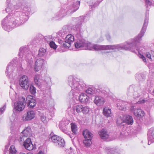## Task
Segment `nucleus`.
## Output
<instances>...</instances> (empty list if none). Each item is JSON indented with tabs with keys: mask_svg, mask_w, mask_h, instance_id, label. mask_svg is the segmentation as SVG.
Here are the masks:
<instances>
[{
	"mask_svg": "<svg viewBox=\"0 0 154 154\" xmlns=\"http://www.w3.org/2000/svg\"><path fill=\"white\" fill-rule=\"evenodd\" d=\"M74 40V36L72 34H70L66 36L64 42H62L60 41L59 42L63 47L68 48L71 46V44L73 42Z\"/></svg>",
	"mask_w": 154,
	"mask_h": 154,
	"instance_id": "nucleus-9",
	"label": "nucleus"
},
{
	"mask_svg": "<svg viewBox=\"0 0 154 154\" xmlns=\"http://www.w3.org/2000/svg\"><path fill=\"white\" fill-rule=\"evenodd\" d=\"M134 106H131L130 110L132 111H134H134L136 110V109H135V108H134Z\"/></svg>",
	"mask_w": 154,
	"mask_h": 154,
	"instance_id": "nucleus-51",
	"label": "nucleus"
},
{
	"mask_svg": "<svg viewBox=\"0 0 154 154\" xmlns=\"http://www.w3.org/2000/svg\"><path fill=\"white\" fill-rule=\"evenodd\" d=\"M26 100L23 97H20L18 100L14 103L13 111L16 112H19L22 111L25 107Z\"/></svg>",
	"mask_w": 154,
	"mask_h": 154,
	"instance_id": "nucleus-5",
	"label": "nucleus"
},
{
	"mask_svg": "<svg viewBox=\"0 0 154 154\" xmlns=\"http://www.w3.org/2000/svg\"><path fill=\"white\" fill-rule=\"evenodd\" d=\"M17 61L16 58L14 59L9 64L6 68V74L7 76L9 78L13 77V70Z\"/></svg>",
	"mask_w": 154,
	"mask_h": 154,
	"instance_id": "nucleus-8",
	"label": "nucleus"
},
{
	"mask_svg": "<svg viewBox=\"0 0 154 154\" xmlns=\"http://www.w3.org/2000/svg\"><path fill=\"white\" fill-rule=\"evenodd\" d=\"M98 133L102 139L106 141H108L109 140V133L106 130L104 129H102L99 131Z\"/></svg>",
	"mask_w": 154,
	"mask_h": 154,
	"instance_id": "nucleus-14",
	"label": "nucleus"
},
{
	"mask_svg": "<svg viewBox=\"0 0 154 154\" xmlns=\"http://www.w3.org/2000/svg\"><path fill=\"white\" fill-rule=\"evenodd\" d=\"M71 128L72 131L75 134H76V132L77 131V129L76 125L74 124H71Z\"/></svg>",
	"mask_w": 154,
	"mask_h": 154,
	"instance_id": "nucleus-38",
	"label": "nucleus"
},
{
	"mask_svg": "<svg viewBox=\"0 0 154 154\" xmlns=\"http://www.w3.org/2000/svg\"><path fill=\"white\" fill-rule=\"evenodd\" d=\"M9 151V154H15L17 152V150L14 145H11V146Z\"/></svg>",
	"mask_w": 154,
	"mask_h": 154,
	"instance_id": "nucleus-34",
	"label": "nucleus"
},
{
	"mask_svg": "<svg viewBox=\"0 0 154 154\" xmlns=\"http://www.w3.org/2000/svg\"><path fill=\"white\" fill-rule=\"evenodd\" d=\"M145 55L146 57L150 60H151L152 61V58H151V55H150V54L149 52H146L145 54Z\"/></svg>",
	"mask_w": 154,
	"mask_h": 154,
	"instance_id": "nucleus-44",
	"label": "nucleus"
},
{
	"mask_svg": "<svg viewBox=\"0 0 154 154\" xmlns=\"http://www.w3.org/2000/svg\"><path fill=\"white\" fill-rule=\"evenodd\" d=\"M41 120L43 122L45 123V122H46V116L45 115H43L41 116Z\"/></svg>",
	"mask_w": 154,
	"mask_h": 154,
	"instance_id": "nucleus-47",
	"label": "nucleus"
},
{
	"mask_svg": "<svg viewBox=\"0 0 154 154\" xmlns=\"http://www.w3.org/2000/svg\"><path fill=\"white\" fill-rule=\"evenodd\" d=\"M27 100L29 101L27 104L29 108H33L36 104V101L31 96H30L27 97Z\"/></svg>",
	"mask_w": 154,
	"mask_h": 154,
	"instance_id": "nucleus-20",
	"label": "nucleus"
},
{
	"mask_svg": "<svg viewBox=\"0 0 154 154\" xmlns=\"http://www.w3.org/2000/svg\"><path fill=\"white\" fill-rule=\"evenodd\" d=\"M20 86L23 89L26 90L28 88L29 85L28 78L27 76L23 75L19 80Z\"/></svg>",
	"mask_w": 154,
	"mask_h": 154,
	"instance_id": "nucleus-10",
	"label": "nucleus"
},
{
	"mask_svg": "<svg viewBox=\"0 0 154 154\" xmlns=\"http://www.w3.org/2000/svg\"><path fill=\"white\" fill-rule=\"evenodd\" d=\"M67 125V123H66L64 121H62L60 122L59 127L60 129L63 132L67 134L72 139V135L70 134V133L68 132L66 130V126Z\"/></svg>",
	"mask_w": 154,
	"mask_h": 154,
	"instance_id": "nucleus-15",
	"label": "nucleus"
},
{
	"mask_svg": "<svg viewBox=\"0 0 154 154\" xmlns=\"http://www.w3.org/2000/svg\"><path fill=\"white\" fill-rule=\"evenodd\" d=\"M49 140L52 141L56 146L58 147H63L65 145L64 139L56 135L52 136L49 138Z\"/></svg>",
	"mask_w": 154,
	"mask_h": 154,
	"instance_id": "nucleus-7",
	"label": "nucleus"
},
{
	"mask_svg": "<svg viewBox=\"0 0 154 154\" xmlns=\"http://www.w3.org/2000/svg\"><path fill=\"white\" fill-rule=\"evenodd\" d=\"M126 104V102L122 100H119L117 103V106L119 109L125 111L126 110L125 106Z\"/></svg>",
	"mask_w": 154,
	"mask_h": 154,
	"instance_id": "nucleus-21",
	"label": "nucleus"
},
{
	"mask_svg": "<svg viewBox=\"0 0 154 154\" xmlns=\"http://www.w3.org/2000/svg\"><path fill=\"white\" fill-rule=\"evenodd\" d=\"M80 1H76L73 5L70 6L68 7L66 9H62L57 13V17L62 18L69 13L74 12L77 10L79 6Z\"/></svg>",
	"mask_w": 154,
	"mask_h": 154,
	"instance_id": "nucleus-4",
	"label": "nucleus"
},
{
	"mask_svg": "<svg viewBox=\"0 0 154 154\" xmlns=\"http://www.w3.org/2000/svg\"><path fill=\"white\" fill-rule=\"evenodd\" d=\"M105 100L103 97L98 96H96L94 100V102L98 106H103L105 102Z\"/></svg>",
	"mask_w": 154,
	"mask_h": 154,
	"instance_id": "nucleus-19",
	"label": "nucleus"
},
{
	"mask_svg": "<svg viewBox=\"0 0 154 154\" xmlns=\"http://www.w3.org/2000/svg\"><path fill=\"white\" fill-rule=\"evenodd\" d=\"M61 34V36L63 37H64V35L65 34V33H64L62 31H60V32Z\"/></svg>",
	"mask_w": 154,
	"mask_h": 154,
	"instance_id": "nucleus-52",
	"label": "nucleus"
},
{
	"mask_svg": "<svg viewBox=\"0 0 154 154\" xmlns=\"http://www.w3.org/2000/svg\"><path fill=\"white\" fill-rule=\"evenodd\" d=\"M99 2H97L94 4V5H91V8H94L97 7L99 4Z\"/></svg>",
	"mask_w": 154,
	"mask_h": 154,
	"instance_id": "nucleus-49",
	"label": "nucleus"
},
{
	"mask_svg": "<svg viewBox=\"0 0 154 154\" xmlns=\"http://www.w3.org/2000/svg\"><path fill=\"white\" fill-rule=\"evenodd\" d=\"M89 97L87 96L86 94H82L79 96V99L80 102L83 103H85L88 101Z\"/></svg>",
	"mask_w": 154,
	"mask_h": 154,
	"instance_id": "nucleus-25",
	"label": "nucleus"
},
{
	"mask_svg": "<svg viewBox=\"0 0 154 154\" xmlns=\"http://www.w3.org/2000/svg\"><path fill=\"white\" fill-rule=\"evenodd\" d=\"M46 53V50L45 49L43 48H41L39 49L38 55L39 57H42L45 55Z\"/></svg>",
	"mask_w": 154,
	"mask_h": 154,
	"instance_id": "nucleus-31",
	"label": "nucleus"
},
{
	"mask_svg": "<svg viewBox=\"0 0 154 154\" xmlns=\"http://www.w3.org/2000/svg\"><path fill=\"white\" fill-rule=\"evenodd\" d=\"M9 146V145H6L5 146V149H8Z\"/></svg>",
	"mask_w": 154,
	"mask_h": 154,
	"instance_id": "nucleus-54",
	"label": "nucleus"
},
{
	"mask_svg": "<svg viewBox=\"0 0 154 154\" xmlns=\"http://www.w3.org/2000/svg\"><path fill=\"white\" fill-rule=\"evenodd\" d=\"M105 36L107 40L109 41L111 39V37L108 33H107L105 35Z\"/></svg>",
	"mask_w": 154,
	"mask_h": 154,
	"instance_id": "nucleus-45",
	"label": "nucleus"
},
{
	"mask_svg": "<svg viewBox=\"0 0 154 154\" xmlns=\"http://www.w3.org/2000/svg\"><path fill=\"white\" fill-rule=\"evenodd\" d=\"M150 55L151 58H152V60H154V51H151Z\"/></svg>",
	"mask_w": 154,
	"mask_h": 154,
	"instance_id": "nucleus-50",
	"label": "nucleus"
},
{
	"mask_svg": "<svg viewBox=\"0 0 154 154\" xmlns=\"http://www.w3.org/2000/svg\"><path fill=\"white\" fill-rule=\"evenodd\" d=\"M45 39L47 42L49 44L50 42L54 41V37L51 35L47 36H45Z\"/></svg>",
	"mask_w": 154,
	"mask_h": 154,
	"instance_id": "nucleus-35",
	"label": "nucleus"
},
{
	"mask_svg": "<svg viewBox=\"0 0 154 154\" xmlns=\"http://www.w3.org/2000/svg\"><path fill=\"white\" fill-rule=\"evenodd\" d=\"M136 79H138V80H139V79L137 78V75L136 76Z\"/></svg>",
	"mask_w": 154,
	"mask_h": 154,
	"instance_id": "nucleus-56",
	"label": "nucleus"
},
{
	"mask_svg": "<svg viewBox=\"0 0 154 154\" xmlns=\"http://www.w3.org/2000/svg\"><path fill=\"white\" fill-rule=\"evenodd\" d=\"M139 57L140 58L142 59L143 60V61L144 62H146V58L143 55L141 54H140Z\"/></svg>",
	"mask_w": 154,
	"mask_h": 154,
	"instance_id": "nucleus-48",
	"label": "nucleus"
},
{
	"mask_svg": "<svg viewBox=\"0 0 154 154\" xmlns=\"http://www.w3.org/2000/svg\"><path fill=\"white\" fill-rule=\"evenodd\" d=\"M142 94V91L140 89L137 91H134L133 93V95L134 98H138Z\"/></svg>",
	"mask_w": 154,
	"mask_h": 154,
	"instance_id": "nucleus-32",
	"label": "nucleus"
},
{
	"mask_svg": "<svg viewBox=\"0 0 154 154\" xmlns=\"http://www.w3.org/2000/svg\"><path fill=\"white\" fill-rule=\"evenodd\" d=\"M38 154H44L43 152L42 151H40Z\"/></svg>",
	"mask_w": 154,
	"mask_h": 154,
	"instance_id": "nucleus-55",
	"label": "nucleus"
},
{
	"mask_svg": "<svg viewBox=\"0 0 154 154\" xmlns=\"http://www.w3.org/2000/svg\"><path fill=\"white\" fill-rule=\"evenodd\" d=\"M91 139H85L84 140L83 143L86 146H89L91 145L92 143Z\"/></svg>",
	"mask_w": 154,
	"mask_h": 154,
	"instance_id": "nucleus-36",
	"label": "nucleus"
},
{
	"mask_svg": "<svg viewBox=\"0 0 154 154\" xmlns=\"http://www.w3.org/2000/svg\"><path fill=\"white\" fill-rule=\"evenodd\" d=\"M124 115H122L119 116L116 121V123L118 125H123V123H125Z\"/></svg>",
	"mask_w": 154,
	"mask_h": 154,
	"instance_id": "nucleus-26",
	"label": "nucleus"
},
{
	"mask_svg": "<svg viewBox=\"0 0 154 154\" xmlns=\"http://www.w3.org/2000/svg\"><path fill=\"white\" fill-rule=\"evenodd\" d=\"M69 85L72 88L71 92L73 95L77 96V94L82 91L85 86L84 82L72 75L68 77Z\"/></svg>",
	"mask_w": 154,
	"mask_h": 154,
	"instance_id": "nucleus-3",
	"label": "nucleus"
},
{
	"mask_svg": "<svg viewBox=\"0 0 154 154\" xmlns=\"http://www.w3.org/2000/svg\"><path fill=\"white\" fill-rule=\"evenodd\" d=\"M144 112L140 109H136L134 112V115L138 118L142 117L144 116Z\"/></svg>",
	"mask_w": 154,
	"mask_h": 154,
	"instance_id": "nucleus-24",
	"label": "nucleus"
},
{
	"mask_svg": "<svg viewBox=\"0 0 154 154\" xmlns=\"http://www.w3.org/2000/svg\"><path fill=\"white\" fill-rule=\"evenodd\" d=\"M11 129H12V127H11Z\"/></svg>",
	"mask_w": 154,
	"mask_h": 154,
	"instance_id": "nucleus-57",
	"label": "nucleus"
},
{
	"mask_svg": "<svg viewBox=\"0 0 154 154\" xmlns=\"http://www.w3.org/2000/svg\"><path fill=\"white\" fill-rule=\"evenodd\" d=\"M90 111V108L88 106H84V111L82 113L84 114H88Z\"/></svg>",
	"mask_w": 154,
	"mask_h": 154,
	"instance_id": "nucleus-40",
	"label": "nucleus"
},
{
	"mask_svg": "<svg viewBox=\"0 0 154 154\" xmlns=\"http://www.w3.org/2000/svg\"><path fill=\"white\" fill-rule=\"evenodd\" d=\"M146 100L145 99H140L137 102V103L138 104H142L145 103Z\"/></svg>",
	"mask_w": 154,
	"mask_h": 154,
	"instance_id": "nucleus-46",
	"label": "nucleus"
},
{
	"mask_svg": "<svg viewBox=\"0 0 154 154\" xmlns=\"http://www.w3.org/2000/svg\"><path fill=\"white\" fill-rule=\"evenodd\" d=\"M6 108V106L5 105H4L2 107L0 108V115H1L3 113L5 110Z\"/></svg>",
	"mask_w": 154,
	"mask_h": 154,
	"instance_id": "nucleus-43",
	"label": "nucleus"
},
{
	"mask_svg": "<svg viewBox=\"0 0 154 154\" xmlns=\"http://www.w3.org/2000/svg\"><path fill=\"white\" fill-rule=\"evenodd\" d=\"M19 140L20 143H23L24 146L27 150H31L33 149V146L29 138H24V141H21V139H20Z\"/></svg>",
	"mask_w": 154,
	"mask_h": 154,
	"instance_id": "nucleus-11",
	"label": "nucleus"
},
{
	"mask_svg": "<svg viewBox=\"0 0 154 154\" xmlns=\"http://www.w3.org/2000/svg\"><path fill=\"white\" fill-rule=\"evenodd\" d=\"M7 0V6L5 8L8 15L2 20V25L5 31L9 32L13 27L21 25L28 19L31 11L30 5L24 0H15L14 2Z\"/></svg>",
	"mask_w": 154,
	"mask_h": 154,
	"instance_id": "nucleus-1",
	"label": "nucleus"
},
{
	"mask_svg": "<svg viewBox=\"0 0 154 154\" xmlns=\"http://www.w3.org/2000/svg\"><path fill=\"white\" fill-rule=\"evenodd\" d=\"M103 113L105 116L107 117H109L111 113V109L108 107H105L103 109Z\"/></svg>",
	"mask_w": 154,
	"mask_h": 154,
	"instance_id": "nucleus-27",
	"label": "nucleus"
},
{
	"mask_svg": "<svg viewBox=\"0 0 154 154\" xmlns=\"http://www.w3.org/2000/svg\"><path fill=\"white\" fill-rule=\"evenodd\" d=\"M125 122L128 125H132L133 123V120L132 116L128 115H124Z\"/></svg>",
	"mask_w": 154,
	"mask_h": 154,
	"instance_id": "nucleus-22",
	"label": "nucleus"
},
{
	"mask_svg": "<svg viewBox=\"0 0 154 154\" xmlns=\"http://www.w3.org/2000/svg\"><path fill=\"white\" fill-rule=\"evenodd\" d=\"M34 82L37 85L40 86L41 85V80L39 79V75L38 74H36L34 77Z\"/></svg>",
	"mask_w": 154,
	"mask_h": 154,
	"instance_id": "nucleus-30",
	"label": "nucleus"
},
{
	"mask_svg": "<svg viewBox=\"0 0 154 154\" xmlns=\"http://www.w3.org/2000/svg\"><path fill=\"white\" fill-rule=\"evenodd\" d=\"M19 154H33L31 152H29L28 153H25L23 152H21Z\"/></svg>",
	"mask_w": 154,
	"mask_h": 154,
	"instance_id": "nucleus-53",
	"label": "nucleus"
},
{
	"mask_svg": "<svg viewBox=\"0 0 154 154\" xmlns=\"http://www.w3.org/2000/svg\"><path fill=\"white\" fill-rule=\"evenodd\" d=\"M145 1L147 8H149L152 5V2L151 0H145Z\"/></svg>",
	"mask_w": 154,
	"mask_h": 154,
	"instance_id": "nucleus-42",
	"label": "nucleus"
},
{
	"mask_svg": "<svg viewBox=\"0 0 154 154\" xmlns=\"http://www.w3.org/2000/svg\"><path fill=\"white\" fill-rule=\"evenodd\" d=\"M86 92L90 94H93L95 93V89L89 88L86 90Z\"/></svg>",
	"mask_w": 154,
	"mask_h": 154,
	"instance_id": "nucleus-37",
	"label": "nucleus"
},
{
	"mask_svg": "<svg viewBox=\"0 0 154 154\" xmlns=\"http://www.w3.org/2000/svg\"><path fill=\"white\" fill-rule=\"evenodd\" d=\"M45 63V62L43 59L39 58L37 59L34 65L35 71L37 72L40 70L44 66Z\"/></svg>",
	"mask_w": 154,
	"mask_h": 154,
	"instance_id": "nucleus-12",
	"label": "nucleus"
},
{
	"mask_svg": "<svg viewBox=\"0 0 154 154\" xmlns=\"http://www.w3.org/2000/svg\"><path fill=\"white\" fill-rule=\"evenodd\" d=\"M148 14H146L145 16L144 23L140 33L137 36L135 37L131 42H125L124 44H120L116 45H100L94 44L85 41L84 49L91 50H112L119 51L122 49L131 50L135 52V49L138 51L140 53V48H139L142 37L143 36L146 31L148 23Z\"/></svg>",
	"mask_w": 154,
	"mask_h": 154,
	"instance_id": "nucleus-2",
	"label": "nucleus"
},
{
	"mask_svg": "<svg viewBox=\"0 0 154 154\" xmlns=\"http://www.w3.org/2000/svg\"><path fill=\"white\" fill-rule=\"evenodd\" d=\"M29 91L30 93L32 94H34L36 93V88L32 85H30Z\"/></svg>",
	"mask_w": 154,
	"mask_h": 154,
	"instance_id": "nucleus-41",
	"label": "nucleus"
},
{
	"mask_svg": "<svg viewBox=\"0 0 154 154\" xmlns=\"http://www.w3.org/2000/svg\"><path fill=\"white\" fill-rule=\"evenodd\" d=\"M19 55L20 59L23 60H25L26 62L29 61L31 56L29 50L27 48L24 47L20 48Z\"/></svg>",
	"mask_w": 154,
	"mask_h": 154,
	"instance_id": "nucleus-6",
	"label": "nucleus"
},
{
	"mask_svg": "<svg viewBox=\"0 0 154 154\" xmlns=\"http://www.w3.org/2000/svg\"><path fill=\"white\" fill-rule=\"evenodd\" d=\"M83 135L85 139H91L93 137V134L87 129L84 130Z\"/></svg>",
	"mask_w": 154,
	"mask_h": 154,
	"instance_id": "nucleus-23",
	"label": "nucleus"
},
{
	"mask_svg": "<svg viewBox=\"0 0 154 154\" xmlns=\"http://www.w3.org/2000/svg\"><path fill=\"white\" fill-rule=\"evenodd\" d=\"M148 144L150 145L152 143L154 142V128H150L148 133Z\"/></svg>",
	"mask_w": 154,
	"mask_h": 154,
	"instance_id": "nucleus-17",
	"label": "nucleus"
},
{
	"mask_svg": "<svg viewBox=\"0 0 154 154\" xmlns=\"http://www.w3.org/2000/svg\"><path fill=\"white\" fill-rule=\"evenodd\" d=\"M50 47L54 50L56 49L57 46L54 41H52L48 44Z\"/></svg>",
	"mask_w": 154,
	"mask_h": 154,
	"instance_id": "nucleus-39",
	"label": "nucleus"
},
{
	"mask_svg": "<svg viewBox=\"0 0 154 154\" xmlns=\"http://www.w3.org/2000/svg\"><path fill=\"white\" fill-rule=\"evenodd\" d=\"M31 132V130L30 127H26L21 133L20 137L21 140L24 141V138H29L32 135Z\"/></svg>",
	"mask_w": 154,
	"mask_h": 154,
	"instance_id": "nucleus-13",
	"label": "nucleus"
},
{
	"mask_svg": "<svg viewBox=\"0 0 154 154\" xmlns=\"http://www.w3.org/2000/svg\"><path fill=\"white\" fill-rule=\"evenodd\" d=\"M115 150L116 149L114 148H111L109 147L106 148V152L108 154H119Z\"/></svg>",
	"mask_w": 154,
	"mask_h": 154,
	"instance_id": "nucleus-29",
	"label": "nucleus"
},
{
	"mask_svg": "<svg viewBox=\"0 0 154 154\" xmlns=\"http://www.w3.org/2000/svg\"><path fill=\"white\" fill-rule=\"evenodd\" d=\"M85 40L81 38H78L77 42H75L74 45L75 48L77 49H84Z\"/></svg>",
	"mask_w": 154,
	"mask_h": 154,
	"instance_id": "nucleus-16",
	"label": "nucleus"
},
{
	"mask_svg": "<svg viewBox=\"0 0 154 154\" xmlns=\"http://www.w3.org/2000/svg\"><path fill=\"white\" fill-rule=\"evenodd\" d=\"M84 106L81 105H77L75 107L74 109L78 113H82L84 111Z\"/></svg>",
	"mask_w": 154,
	"mask_h": 154,
	"instance_id": "nucleus-28",
	"label": "nucleus"
},
{
	"mask_svg": "<svg viewBox=\"0 0 154 154\" xmlns=\"http://www.w3.org/2000/svg\"><path fill=\"white\" fill-rule=\"evenodd\" d=\"M84 18V17L82 16L80 17L79 18V24L78 25L77 24L76 26V29L78 30L79 28L80 27L81 24H82V23L83 21Z\"/></svg>",
	"mask_w": 154,
	"mask_h": 154,
	"instance_id": "nucleus-33",
	"label": "nucleus"
},
{
	"mask_svg": "<svg viewBox=\"0 0 154 154\" xmlns=\"http://www.w3.org/2000/svg\"><path fill=\"white\" fill-rule=\"evenodd\" d=\"M35 117V113L33 110H28L25 116L23 117V120L24 121L30 120Z\"/></svg>",
	"mask_w": 154,
	"mask_h": 154,
	"instance_id": "nucleus-18",
	"label": "nucleus"
}]
</instances>
